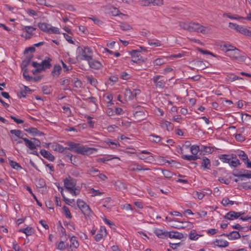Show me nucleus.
I'll return each instance as SVG.
<instances>
[{
  "mask_svg": "<svg viewBox=\"0 0 251 251\" xmlns=\"http://www.w3.org/2000/svg\"><path fill=\"white\" fill-rule=\"evenodd\" d=\"M152 80L156 89L162 90L167 88L168 79L163 75H155L152 78Z\"/></svg>",
  "mask_w": 251,
  "mask_h": 251,
  "instance_id": "f257e3e1",
  "label": "nucleus"
},
{
  "mask_svg": "<svg viewBox=\"0 0 251 251\" xmlns=\"http://www.w3.org/2000/svg\"><path fill=\"white\" fill-rule=\"evenodd\" d=\"M76 204L78 208L81 211L85 216H90L92 213L89 206L84 201L80 199H78L76 201Z\"/></svg>",
  "mask_w": 251,
  "mask_h": 251,
  "instance_id": "f03ea898",
  "label": "nucleus"
},
{
  "mask_svg": "<svg viewBox=\"0 0 251 251\" xmlns=\"http://www.w3.org/2000/svg\"><path fill=\"white\" fill-rule=\"evenodd\" d=\"M94 150L95 149L94 148H89L85 146H79V144H77L72 151L82 155H89L92 153V151Z\"/></svg>",
  "mask_w": 251,
  "mask_h": 251,
  "instance_id": "7ed1b4c3",
  "label": "nucleus"
},
{
  "mask_svg": "<svg viewBox=\"0 0 251 251\" xmlns=\"http://www.w3.org/2000/svg\"><path fill=\"white\" fill-rule=\"evenodd\" d=\"M64 187L68 191L75 188L76 184V179L69 176L64 180Z\"/></svg>",
  "mask_w": 251,
  "mask_h": 251,
  "instance_id": "20e7f679",
  "label": "nucleus"
},
{
  "mask_svg": "<svg viewBox=\"0 0 251 251\" xmlns=\"http://www.w3.org/2000/svg\"><path fill=\"white\" fill-rule=\"evenodd\" d=\"M81 60H85L87 61H89L92 57V50L88 47H84L81 49Z\"/></svg>",
  "mask_w": 251,
  "mask_h": 251,
  "instance_id": "39448f33",
  "label": "nucleus"
},
{
  "mask_svg": "<svg viewBox=\"0 0 251 251\" xmlns=\"http://www.w3.org/2000/svg\"><path fill=\"white\" fill-rule=\"evenodd\" d=\"M36 29V28L31 26H23L21 29L22 30L26 32V34L24 36L26 39H30L33 36H35L33 31Z\"/></svg>",
  "mask_w": 251,
  "mask_h": 251,
  "instance_id": "423d86ee",
  "label": "nucleus"
},
{
  "mask_svg": "<svg viewBox=\"0 0 251 251\" xmlns=\"http://www.w3.org/2000/svg\"><path fill=\"white\" fill-rule=\"evenodd\" d=\"M52 59L50 57H48L47 59L43 60L40 64L41 67L36 69L35 71H37L38 73H39L43 70L50 68L51 67V64L50 63Z\"/></svg>",
  "mask_w": 251,
  "mask_h": 251,
  "instance_id": "0eeeda50",
  "label": "nucleus"
},
{
  "mask_svg": "<svg viewBox=\"0 0 251 251\" xmlns=\"http://www.w3.org/2000/svg\"><path fill=\"white\" fill-rule=\"evenodd\" d=\"M205 27L198 23H190V32L196 31L205 33Z\"/></svg>",
  "mask_w": 251,
  "mask_h": 251,
  "instance_id": "6e6552de",
  "label": "nucleus"
},
{
  "mask_svg": "<svg viewBox=\"0 0 251 251\" xmlns=\"http://www.w3.org/2000/svg\"><path fill=\"white\" fill-rule=\"evenodd\" d=\"M244 214L243 212H235L234 211H230L227 213L224 217V218L228 220H233L238 219L240 216Z\"/></svg>",
  "mask_w": 251,
  "mask_h": 251,
  "instance_id": "1a4fd4ad",
  "label": "nucleus"
},
{
  "mask_svg": "<svg viewBox=\"0 0 251 251\" xmlns=\"http://www.w3.org/2000/svg\"><path fill=\"white\" fill-rule=\"evenodd\" d=\"M87 62L89 64V67L91 69L100 70L103 67V65L100 61L93 59L92 57H91V59L89 60V61H87Z\"/></svg>",
  "mask_w": 251,
  "mask_h": 251,
  "instance_id": "9d476101",
  "label": "nucleus"
},
{
  "mask_svg": "<svg viewBox=\"0 0 251 251\" xmlns=\"http://www.w3.org/2000/svg\"><path fill=\"white\" fill-rule=\"evenodd\" d=\"M70 241V245L69 251H75V250L79 246V243L78 241L76 240V238L75 236H72L71 238Z\"/></svg>",
  "mask_w": 251,
  "mask_h": 251,
  "instance_id": "9b49d317",
  "label": "nucleus"
},
{
  "mask_svg": "<svg viewBox=\"0 0 251 251\" xmlns=\"http://www.w3.org/2000/svg\"><path fill=\"white\" fill-rule=\"evenodd\" d=\"M40 153L44 158L50 161H53L55 159L54 156L51 153L44 149L41 150Z\"/></svg>",
  "mask_w": 251,
  "mask_h": 251,
  "instance_id": "f8f14e48",
  "label": "nucleus"
},
{
  "mask_svg": "<svg viewBox=\"0 0 251 251\" xmlns=\"http://www.w3.org/2000/svg\"><path fill=\"white\" fill-rule=\"evenodd\" d=\"M50 148L52 150L58 151L59 152H64V150H66L67 149V147L64 148L62 146L55 142L52 143L50 146Z\"/></svg>",
  "mask_w": 251,
  "mask_h": 251,
  "instance_id": "ddd939ff",
  "label": "nucleus"
},
{
  "mask_svg": "<svg viewBox=\"0 0 251 251\" xmlns=\"http://www.w3.org/2000/svg\"><path fill=\"white\" fill-rule=\"evenodd\" d=\"M25 130L28 133L31 134L32 136H37V135H44V133L35 127H29L28 128L25 129Z\"/></svg>",
  "mask_w": 251,
  "mask_h": 251,
  "instance_id": "4468645a",
  "label": "nucleus"
},
{
  "mask_svg": "<svg viewBox=\"0 0 251 251\" xmlns=\"http://www.w3.org/2000/svg\"><path fill=\"white\" fill-rule=\"evenodd\" d=\"M154 233L160 238L165 239L168 237V232L164 231L162 229H156L154 231Z\"/></svg>",
  "mask_w": 251,
  "mask_h": 251,
  "instance_id": "2eb2a0df",
  "label": "nucleus"
},
{
  "mask_svg": "<svg viewBox=\"0 0 251 251\" xmlns=\"http://www.w3.org/2000/svg\"><path fill=\"white\" fill-rule=\"evenodd\" d=\"M213 244L220 248H225L229 245L227 241L223 239H216L213 242Z\"/></svg>",
  "mask_w": 251,
  "mask_h": 251,
  "instance_id": "dca6fc26",
  "label": "nucleus"
},
{
  "mask_svg": "<svg viewBox=\"0 0 251 251\" xmlns=\"http://www.w3.org/2000/svg\"><path fill=\"white\" fill-rule=\"evenodd\" d=\"M168 237L170 238L181 239L183 238V234L178 231L168 232Z\"/></svg>",
  "mask_w": 251,
  "mask_h": 251,
  "instance_id": "f3484780",
  "label": "nucleus"
},
{
  "mask_svg": "<svg viewBox=\"0 0 251 251\" xmlns=\"http://www.w3.org/2000/svg\"><path fill=\"white\" fill-rule=\"evenodd\" d=\"M33 57V54H30L28 56H26L25 59L22 61L21 64V68L22 70H24V68H26L27 66L30 63L31 60Z\"/></svg>",
  "mask_w": 251,
  "mask_h": 251,
  "instance_id": "a211bd4d",
  "label": "nucleus"
},
{
  "mask_svg": "<svg viewBox=\"0 0 251 251\" xmlns=\"http://www.w3.org/2000/svg\"><path fill=\"white\" fill-rule=\"evenodd\" d=\"M201 166L203 168V169H210L211 164L210 160L206 157H203L201 162Z\"/></svg>",
  "mask_w": 251,
  "mask_h": 251,
  "instance_id": "6ab92c4d",
  "label": "nucleus"
},
{
  "mask_svg": "<svg viewBox=\"0 0 251 251\" xmlns=\"http://www.w3.org/2000/svg\"><path fill=\"white\" fill-rule=\"evenodd\" d=\"M61 71V67L59 64H56L54 66L53 70L51 71V74L53 76L58 77L60 74Z\"/></svg>",
  "mask_w": 251,
  "mask_h": 251,
  "instance_id": "aec40b11",
  "label": "nucleus"
},
{
  "mask_svg": "<svg viewBox=\"0 0 251 251\" xmlns=\"http://www.w3.org/2000/svg\"><path fill=\"white\" fill-rule=\"evenodd\" d=\"M50 25L46 23H39L38 24V27L41 30L44 32L48 33L49 31V27Z\"/></svg>",
  "mask_w": 251,
  "mask_h": 251,
  "instance_id": "412c9836",
  "label": "nucleus"
},
{
  "mask_svg": "<svg viewBox=\"0 0 251 251\" xmlns=\"http://www.w3.org/2000/svg\"><path fill=\"white\" fill-rule=\"evenodd\" d=\"M128 170L130 171L148 170V169H144L143 167L139 164H132L128 166Z\"/></svg>",
  "mask_w": 251,
  "mask_h": 251,
  "instance_id": "4be33fe9",
  "label": "nucleus"
},
{
  "mask_svg": "<svg viewBox=\"0 0 251 251\" xmlns=\"http://www.w3.org/2000/svg\"><path fill=\"white\" fill-rule=\"evenodd\" d=\"M226 51L230 52V56L235 59V57L239 54L240 50L236 48H234V49H227Z\"/></svg>",
  "mask_w": 251,
  "mask_h": 251,
  "instance_id": "5701e85b",
  "label": "nucleus"
},
{
  "mask_svg": "<svg viewBox=\"0 0 251 251\" xmlns=\"http://www.w3.org/2000/svg\"><path fill=\"white\" fill-rule=\"evenodd\" d=\"M23 140L25 142V146L30 150H33L36 149V145L31 140H29L26 138H23Z\"/></svg>",
  "mask_w": 251,
  "mask_h": 251,
  "instance_id": "b1692460",
  "label": "nucleus"
},
{
  "mask_svg": "<svg viewBox=\"0 0 251 251\" xmlns=\"http://www.w3.org/2000/svg\"><path fill=\"white\" fill-rule=\"evenodd\" d=\"M228 239L229 240H236L239 239L241 235L237 231H233L228 234Z\"/></svg>",
  "mask_w": 251,
  "mask_h": 251,
  "instance_id": "393cba45",
  "label": "nucleus"
},
{
  "mask_svg": "<svg viewBox=\"0 0 251 251\" xmlns=\"http://www.w3.org/2000/svg\"><path fill=\"white\" fill-rule=\"evenodd\" d=\"M124 96L125 100L126 101L133 100V95L132 91L129 88L126 89L124 93Z\"/></svg>",
  "mask_w": 251,
  "mask_h": 251,
  "instance_id": "a878e982",
  "label": "nucleus"
},
{
  "mask_svg": "<svg viewBox=\"0 0 251 251\" xmlns=\"http://www.w3.org/2000/svg\"><path fill=\"white\" fill-rule=\"evenodd\" d=\"M181 158L184 160L188 161H195L199 158L198 156L195 155H182Z\"/></svg>",
  "mask_w": 251,
  "mask_h": 251,
  "instance_id": "bb28decb",
  "label": "nucleus"
},
{
  "mask_svg": "<svg viewBox=\"0 0 251 251\" xmlns=\"http://www.w3.org/2000/svg\"><path fill=\"white\" fill-rule=\"evenodd\" d=\"M19 232L24 233L27 236L32 234L33 233V228L31 227H27L25 228L20 229Z\"/></svg>",
  "mask_w": 251,
  "mask_h": 251,
  "instance_id": "cd10ccee",
  "label": "nucleus"
},
{
  "mask_svg": "<svg viewBox=\"0 0 251 251\" xmlns=\"http://www.w3.org/2000/svg\"><path fill=\"white\" fill-rule=\"evenodd\" d=\"M9 163L10 166L15 170H18L22 169V167L19 163L12 160L9 159Z\"/></svg>",
  "mask_w": 251,
  "mask_h": 251,
  "instance_id": "c85d7f7f",
  "label": "nucleus"
},
{
  "mask_svg": "<svg viewBox=\"0 0 251 251\" xmlns=\"http://www.w3.org/2000/svg\"><path fill=\"white\" fill-rule=\"evenodd\" d=\"M10 132L12 134H14L16 136H17V137H18L19 138H21V139H22L23 140V138H24L23 137L22 132L20 130H18V129H12V130H11L10 131Z\"/></svg>",
  "mask_w": 251,
  "mask_h": 251,
  "instance_id": "c756f323",
  "label": "nucleus"
},
{
  "mask_svg": "<svg viewBox=\"0 0 251 251\" xmlns=\"http://www.w3.org/2000/svg\"><path fill=\"white\" fill-rule=\"evenodd\" d=\"M229 155L227 154H221L219 155V159L224 163H227L229 164L230 161V158L228 157Z\"/></svg>",
  "mask_w": 251,
  "mask_h": 251,
  "instance_id": "7c9ffc66",
  "label": "nucleus"
},
{
  "mask_svg": "<svg viewBox=\"0 0 251 251\" xmlns=\"http://www.w3.org/2000/svg\"><path fill=\"white\" fill-rule=\"evenodd\" d=\"M149 137L150 140L155 143H159L161 140L159 136L154 134H151Z\"/></svg>",
  "mask_w": 251,
  "mask_h": 251,
  "instance_id": "2f4dec72",
  "label": "nucleus"
},
{
  "mask_svg": "<svg viewBox=\"0 0 251 251\" xmlns=\"http://www.w3.org/2000/svg\"><path fill=\"white\" fill-rule=\"evenodd\" d=\"M130 54L132 57H140V58H144L141 55V51L139 50H132L130 52Z\"/></svg>",
  "mask_w": 251,
  "mask_h": 251,
  "instance_id": "473e14b6",
  "label": "nucleus"
},
{
  "mask_svg": "<svg viewBox=\"0 0 251 251\" xmlns=\"http://www.w3.org/2000/svg\"><path fill=\"white\" fill-rule=\"evenodd\" d=\"M23 71V77L24 78L28 81H30L33 79V77L32 76H30L28 74V71L27 68H24V70H22Z\"/></svg>",
  "mask_w": 251,
  "mask_h": 251,
  "instance_id": "72a5a7b5",
  "label": "nucleus"
},
{
  "mask_svg": "<svg viewBox=\"0 0 251 251\" xmlns=\"http://www.w3.org/2000/svg\"><path fill=\"white\" fill-rule=\"evenodd\" d=\"M166 60L165 58H157L153 61V64L156 66H160L165 63Z\"/></svg>",
  "mask_w": 251,
  "mask_h": 251,
  "instance_id": "f704fd0d",
  "label": "nucleus"
},
{
  "mask_svg": "<svg viewBox=\"0 0 251 251\" xmlns=\"http://www.w3.org/2000/svg\"><path fill=\"white\" fill-rule=\"evenodd\" d=\"M238 156L245 163H246V160L248 159V157L247 154L243 151H238Z\"/></svg>",
  "mask_w": 251,
  "mask_h": 251,
  "instance_id": "c9c22d12",
  "label": "nucleus"
},
{
  "mask_svg": "<svg viewBox=\"0 0 251 251\" xmlns=\"http://www.w3.org/2000/svg\"><path fill=\"white\" fill-rule=\"evenodd\" d=\"M179 25L181 28L190 31V23L181 22L179 23Z\"/></svg>",
  "mask_w": 251,
  "mask_h": 251,
  "instance_id": "e433bc0d",
  "label": "nucleus"
},
{
  "mask_svg": "<svg viewBox=\"0 0 251 251\" xmlns=\"http://www.w3.org/2000/svg\"><path fill=\"white\" fill-rule=\"evenodd\" d=\"M193 196L194 198H197L199 200H201L204 197L205 194L203 191L201 192L194 191L193 193Z\"/></svg>",
  "mask_w": 251,
  "mask_h": 251,
  "instance_id": "4c0bfd02",
  "label": "nucleus"
},
{
  "mask_svg": "<svg viewBox=\"0 0 251 251\" xmlns=\"http://www.w3.org/2000/svg\"><path fill=\"white\" fill-rule=\"evenodd\" d=\"M56 249L58 250H65L66 248H68L69 247V245L66 244V245L63 241H60L56 244Z\"/></svg>",
  "mask_w": 251,
  "mask_h": 251,
  "instance_id": "58836bf2",
  "label": "nucleus"
},
{
  "mask_svg": "<svg viewBox=\"0 0 251 251\" xmlns=\"http://www.w3.org/2000/svg\"><path fill=\"white\" fill-rule=\"evenodd\" d=\"M200 151V147L199 146L194 145L190 147L191 152L195 155H196Z\"/></svg>",
  "mask_w": 251,
  "mask_h": 251,
  "instance_id": "ea45409f",
  "label": "nucleus"
},
{
  "mask_svg": "<svg viewBox=\"0 0 251 251\" xmlns=\"http://www.w3.org/2000/svg\"><path fill=\"white\" fill-rule=\"evenodd\" d=\"M24 90L21 91V92L20 93L21 96H19V97L20 98H21L22 97H24V98H25L26 94L27 92H30V93L32 92V90H30L28 87L25 86H24Z\"/></svg>",
  "mask_w": 251,
  "mask_h": 251,
  "instance_id": "a19ab883",
  "label": "nucleus"
},
{
  "mask_svg": "<svg viewBox=\"0 0 251 251\" xmlns=\"http://www.w3.org/2000/svg\"><path fill=\"white\" fill-rule=\"evenodd\" d=\"M62 209H63V212H64V214L65 215V216L69 219L72 218V216L71 213L69 210V208L68 207H67L66 206H64L63 207Z\"/></svg>",
  "mask_w": 251,
  "mask_h": 251,
  "instance_id": "79ce46f5",
  "label": "nucleus"
},
{
  "mask_svg": "<svg viewBox=\"0 0 251 251\" xmlns=\"http://www.w3.org/2000/svg\"><path fill=\"white\" fill-rule=\"evenodd\" d=\"M120 26V28L124 31L128 30L132 28L131 26L126 23H122Z\"/></svg>",
  "mask_w": 251,
  "mask_h": 251,
  "instance_id": "37998d69",
  "label": "nucleus"
},
{
  "mask_svg": "<svg viewBox=\"0 0 251 251\" xmlns=\"http://www.w3.org/2000/svg\"><path fill=\"white\" fill-rule=\"evenodd\" d=\"M189 239L192 240H196L199 238V235L194 230H191L189 233Z\"/></svg>",
  "mask_w": 251,
  "mask_h": 251,
  "instance_id": "c03bdc74",
  "label": "nucleus"
},
{
  "mask_svg": "<svg viewBox=\"0 0 251 251\" xmlns=\"http://www.w3.org/2000/svg\"><path fill=\"white\" fill-rule=\"evenodd\" d=\"M144 111V109H142L141 111H135L134 112V115L135 117L144 118L145 116Z\"/></svg>",
  "mask_w": 251,
  "mask_h": 251,
  "instance_id": "a18cd8bd",
  "label": "nucleus"
},
{
  "mask_svg": "<svg viewBox=\"0 0 251 251\" xmlns=\"http://www.w3.org/2000/svg\"><path fill=\"white\" fill-rule=\"evenodd\" d=\"M49 31L48 32V33H53V34H59L60 31L58 28L52 26L50 25L49 27Z\"/></svg>",
  "mask_w": 251,
  "mask_h": 251,
  "instance_id": "49530a36",
  "label": "nucleus"
},
{
  "mask_svg": "<svg viewBox=\"0 0 251 251\" xmlns=\"http://www.w3.org/2000/svg\"><path fill=\"white\" fill-rule=\"evenodd\" d=\"M86 79L90 84L94 86H96L98 81L96 78L90 76H87Z\"/></svg>",
  "mask_w": 251,
  "mask_h": 251,
  "instance_id": "de8ad7c7",
  "label": "nucleus"
},
{
  "mask_svg": "<svg viewBox=\"0 0 251 251\" xmlns=\"http://www.w3.org/2000/svg\"><path fill=\"white\" fill-rule=\"evenodd\" d=\"M201 151H203L206 153H211L213 152V150L212 147L202 146L201 147Z\"/></svg>",
  "mask_w": 251,
  "mask_h": 251,
  "instance_id": "09e8293b",
  "label": "nucleus"
},
{
  "mask_svg": "<svg viewBox=\"0 0 251 251\" xmlns=\"http://www.w3.org/2000/svg\"><path fill=\"white\" fill-rule=\"evenodd\" d=\"M62 190H63L62 188ZM61 194L62 197L64 199V201H65V203L67 204L71 205V203H72L73 202L75 201L74 199H69L66 198L64 196V194H63V193L62 192V190L61 191Z\"/></svg>",
  "mask_w": 251,
  "mask_h": 251,
  "instance_id": "8fccbe9b",
  "label": "nucleus"
},
{
  "mask_svg": "<svg viewBox=\"0 0 251 251\" xmlns=\"http://www.w3.org/2000/svg\"><path fill=\"white\" fill-rule=\"evenodd\" d=\"M222 203L224 206H226L228 204L232 205L234 204V201H230L228 198H224L222 201Z\"/></svg>",
  "mask_w": 251,
  "mask_h": 251,
  "instance_id": "3c124183",
  "label": "nucleus"
},
{
  "mask_svg": "<svg viewBox=\"0 0 251 251\" xmlns=\"http://www.w3.org/2000/svg\"><path fill=\"white\" fill-rule=\"evenodd\" d=\"M151 5L161 6L163 4V0H150Z\"/></svg>",
  "mask_w": 251,
  "mask_h": 251,
  "instance_id": "603ef678",
  "label": "nucleus"
},
{
  "mask_svg": "<svg viewBox=\"0 0 251 251\" xmlns=\"http://www.w3.org/2000/svg\"><path fill=\"white\" fill-rule=\"evenodd\" d=\"M236 177H246L248 178H251V171L248 170L247 171H246V173H245V174L236 175Z\"/></svg>",
  "mask_w": 251,
  "mask_h": 251,
  "instance_id": "864d4df0",
  "label": "nucleus"
},
{
  "mask_svg": "<svg viewBox=\"0 0 251 251\" xmlns=\"http://www.w3.org/2000/svg\"><path fill=\"white\" fill-rule=\"evenodd\" d=\"M164 124L166 125V128L168 131H172L174 128V125L168 121H165Z\"/></svg>",
  "mask_w": 251,
  "mask_h": 251,
  "instance_id": "5fc2aeb1",
  "label": "nucleus"
},
{
  "mask_svg": "<svg viewBox=\"0 0 251 251\" xmlns=\"http://www.w3.org/2000/svg\"><path fill=\"white\" fill-rule=\"evenodd\" d=\"M43 93L46 95H49L50 93V87L48 86H43L42 88Z\"/></svg>",
  "mask_w": 251,
  "mask_h": 251,
  "instance_id": "6e6d98bb",
  "label": "nucleus"
},
{
  "mask_svg": "<svg viewBox=\"0 0 251 251\" xmlns=\"http://www.w3.org/2000/svg\"><path fill=\"white\" fill-rule=\"evenodd\" d=\"M241 164V163L239 159H236V160H233L230 161L229 165L233 167H236L237 166Z\"/></svg>",
  "mask_w": 251,
  "mask_h": 251,
  "instance_id": "4d7b16f0",
  "label": "nucleus"
},
{
  "mask_svg": "<svg viewBox=\"0 0 251 251\" xmlns=\"http://www.w3.org/2000/svg\"><path fill=\"white\" fill-rule=\"evenodd\" d=\"M90 192L94 194L92 195V197H95L97 196L101 195L103 193L100 192L99 190H95L94 188H91L90 190Z\"/></svg>",
  "mask_w": 251,
  "mask_h": 251,
  "instance_id": "13d9d810",
  "label": "nucleus"
},
{
  "mask_svg": "<svg viewBox=\"0 0 251 251\" xmlns=\"http://www.w3.org/2000/svg\"><path fill=\"white\" fill-rule=\"evenodd\" d=\"M139 3L142 6H147L151 5L150 0H140Z\"/></svg>",
  "mask_w": 251,
  "mask_h": 251,
  "instance_id": "bf43d9fd",
  "label": "nucleus"
},
{
  "mask_svg": "<svg viewBox=\"0 0 251 251\" xmlns=\"http://www.w3.org/2000/svg\"><path fill=\"white\" fill-rule=\"evenodd\" d=\"M12 248L15 251H24L22 249H21L20 247L18 246V243L16 241H14L12 243Z\"/></svg>",
  "mask_w": 251,
  "mask_h": 251,
  "instance_id": "052dcab7",
  "label": "nucleus"
},
{
  "mask_svg": "<svg viewBox=\"0 0 251 251\" xmlns=\"http://www.w3.org/2000/svg\"><path fill=\"white\" fill-rule=\"evenodd\" d=\"M64 155V159H68L69 160H72V157L73 155L69 152L67 151L66 150H64V152H63Z\"/></svg>",
  "mask_w": 251,
  "mask_h": 251,
  "instance_id": "680f3d73",
  "label": "nucleus"
},
{
  "mask_svg": "<svg viewBox=\"0 0 251 251\" xmlns=\"http://www.w3.org/2000/svg\"><path fill=\"white\" fill-rule=\"evenodd\" d=\"M111 10V13L112 16H116L120 14V11L118 10V9L112 7L110 8Z\"/></svg>",
  "mask_w": 251,
  "mask_h": 251,
  "instance_id": "e2e57ef3",
  "label": "nucleus"
},
{
  "mask_svg": "<svg viewBox=\"0 0 251 251\" xmlns=\"http://www.w3.org/2000/svg\"><path fill=\"white\" fill-rule=\"evenodd\" d=\"M83 100L86 101L92 102L94 104H96L97 101V99L94 97H91L85 99L83 98Z\"/></svg>",
  "mask_w": 251,
  "mask_h": 251,
  "instance_id": "0e129e2a",
  "label": "nucleus"
},
{
  "mask_svg": "<svg viewBox=\"0 0 251 251\" xmlns=\"http://www.w3.org/2000/svg\"><path fill=\"white\" fill-rule=\"evenodd\" d=\"M64 38L70 44H74V42L72 39V37L67 34V33H63Z\"/></svg>",
  "mask_w": 251,
  "mask_h": 251,
  "instance_id": "69168bd1",
  "label": "nucleus"
},
{
  "mask_svg": "<svg viewBox=\"0 0 251 251\" xmlns=\"http://www.w3.org/2000/svg\"><path fill=\"white\" fill-rule=\"evenodd\" d=\"M46 185L45 182L43 179H40L37 182V186L39 188H43Z\"/></svg>",
  "mask_w": 251,
  "mask_h": 251,
  "instance_id": "338daca9",
  "label": "nucleus"
},
{
  "mask_svg": "<svg viewBox=\"0 0 251 251\" xmlns=\"http://www.w3.org/2000/svg\"><path fill=\"white\" fill-rule=\"evenodd\" d=\"M162 173L166 178H171L172 177V174L168 170H163Z\"/></svg>",
  "mask_w": 251,
  "mask_h": 251,
  "instance_id": "774afa93",
  "label": "nucleus"
}]
</instances>
